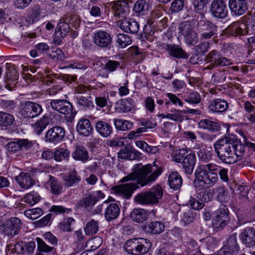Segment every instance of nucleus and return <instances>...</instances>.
Instances as JSON below:
<instances>
[{
    "label": "nucleus",
    "mask_w": 255,
    "mask_h": 255,
    "mask_svg": "<svg viewBox=\"0 0 255 255\" xmlns=\"http://www.w3.org/2000/svg\"><path fill=\"white\" fill-rule=\"evenodd\" d=\"M136 164L135 170L124 177L120 182H126L130 180L137 179L136 183H129L113 186L111 190L116 195L126 199H129L134 190L139 187L138 185L143 187L152 183L161 174L163 170L161 166L155 163L148 164L140 166Z\"/></svg>",
    "instance_id": "obj_1"
},
{
    "label": "nucleus",
    "mask_w": 255,
    "mask_h": 255,
    "mask_svg": "<svg viewBox=\"0 0 255 255\" xmlns=\"http://www.w3.org/2000/svg\"><path fill=\"white\" fill-rule=\"evenodd\" d=\"M239 139L234 134H229L214 143V151L218 158L228 164L235 163L241 159L242 146L238 145Z\"/></svg>",
    "instance_id": "obj_2"
},
{
    "label": "nucleus",
    "mask_w": 255,
    "mask_h": 255,
    "mask_svg": "<svg viewBox=\"0 0 255 255\" xmlns=\"http://www.w3.org/2000/svg\"><path fill=\"white\" fill-rule=\"evenodd\" d=\"M151 247L150 241L142 238L129 239L127 241L124 246L125 250L132 255L145 254L150 250Z\"/></svg>",
    "instance_id": "obj_3"
},
{
    "label": "nucleus",
    "mask_w": 255,
    "mask_h": 255,
    "mask_svg": "<svg viewBox=\"0 0 255 255\" xmlns=\"http://www.w3.org/2000/svg\"><path fill=\"white\" fill-rule=\"evenodd\" d=\"M163 196V190L160 185L152 187L149 191L137 194L134 201L141 205H153L158 202Z\"/></svg>",
    "instance_id": "obj_4"
},
{
    "label": "nucleus",
    "mask_w": 255,
    "mask_h": 255,
    "mask_svg": "<svg viewBox=\"0 0 255 255\" xmlns=\"http://www.w3.org/2000/svg\"><path fill=\"white\" fill-rule=\"evenodd\" d=\"M179 36H183L185 42L190 46H194L198 42V34L195 30L192 21L181 22L178 28Z\"/></svg>",
    "instance_id": "obj_5"
},
{
    "label": "nucleus",
    "mask_w": 255,
    "mask_h": 255,
    "mask_svg": "<svg viewBox=\"0 0 255 255\" xmlns=\"http://www.w3.org/2000/svg\"><path fill=\"white\" fill-rule=\"evenodd\" d=\"M32 141L27 139H20L16 141L8 142L5 145L7 156L11 158H15L21 156L24 149H29L33 146Z\"/></svg>",
    "instance_id": "obj_6"
},
{
    "label": "nucleus",
    "mask_w": 255,
    "mask_h": 255,
    "mask_svg": "<svg viewBox=\"0 0 255 255\" xmlns=\"http://www.w3.org/2000/svg\"><path fill=\"white\" fill-rule=\"evenodd\" d=\"M229 210L227 206L222 204L215 211L216 216L213 220L214 229L220 231L226 227L230 221Z\"/></svg>",
    "instance_id": "obj_7"
},
{
    "label": "nucleus",
    "mask_w": 255,
    "mask_h": 255,
    "mask_svg": "<svg viewBox=\"0 0 255 255\" xmlns=\"http://www.w3.org/2000/svg\"><path fill=\"white\" fill-rule=\"evenodd\" d=\"M42 111V107L36 103L26 101L21 103L20 113L24 118L32 119L38 117Z\"/></svg>",
    "instance_id": "obj_8"
},
{
    "label": "nucleus",
    "mask_w": 255,
    "mask_h": 255,
    "mask_svg": "<svg viewBox=\"0 0 255 255\" xmlns=\"http://www.w3.org/2000/svg\"><path fill=\"white\" fill-rule=\"evenodd\" d=\"M210 11L214 17L223 19L228 14V9L224 0H213L210 7Z\"/></svg>",
    "instance_id": "obj_9"
},
{
    "label": "nucleus",
    "mask_w": 255,
    "mask_h": 255,
    "mask_svg": "<svg viewBox=\"0 0 255 255\" xmlns=\"http://www.w3.org/2000/svg\"><path fill=\"white\" fill-rule=\"evenodd\" d=\"M201 30V38L209 39L217 35L218 26L209 20H201L199 23Z\"/></svg>",
    "instance_id": "obj_10"
},
{
    "label": "nucleus",
    "mask_w": 255,
    "mask_h": 255,
    "mask_svg": "<svg viewBox=\"0 0 255 255\" xmlns=\"http://www.w3.org/2000/svg\"><path fill=\"white\" fill-rule=\"evenodd\" d=\"M65 133V131L63 128L58 126H54L47 130L44 140L47 142L55 144L63 138Z\"/></svg>",
    "instance_id": "obj_11"
},
{
    "label": "nucleus",
    "mask_w": 255,
    "mask_h": 255,
    "mask_svg": "<svg viewBox=\"0 0 255 255\" xmlns=\"http://www.w3.org/2000/svg\"><path fill=\"white\" fill-rule=\"evenodd\" d=\"M207 60L213 68L218 66H229L232 64L231 60L223 57L219 52L213 50L209 52Z\"/></svg>",
    "instance_id": "obj_12"
},
{
    "label": "nucleus",
    "mask_w": 255,
    "mask_h": 255,
    "mask_svg": "<svg viewBox=\"0 0 255 255\" xmlns=\"http://www.w3.org/2000/svg\"><path fill=\"white\" fill-rule=\"evenodd\" d=\"M99 198L95 195L89 194L81 198L76 204L77 209H82L84 211L89 212L98 201Z\"/></svg>",
    "instance_id": "obj_13"
},
{
    "label": "nucleus",
    "mask_w": 255,
    "mask_h": 255,
    "mask_svg": "<svg viewBox=\"0 0 255 255\" xmlns=\"http://www.w3.org/2000/svg\"><path fill=\"white\" fill-rule=\"evenodd\" d=\"M51 108L64 115H68L72 113L73 106L69 101L65 100H54L50 102Z\"/></svg>",
    "instance_id": "obj_14"
},
{
    "label": "nucleus",
    "mask_w": 255,
    "mask_h": 255,
    "mask_svg": "<svg viewBox=\"0 0 255 255\" xmlns=\"http://www.w3.org/2000/svg\"><path fill=\"white\" fill-rule=\"evenodd\" d=\"M117 25L126 32L135 34L139 29V23L132 18H124L118 21Z\"/></svg>",
    "instance_id": "obj_15"
},
{
    "label": "nucleus",
    "mask_w": 255,
    "mask_h": 255,
    "mask_svg": "<svg viewBox=\"0 0 255 255\" xmlns=\"http://www.w3.org/2000/svg\"><path fill=\"white\" fill-rule=\"evenodd\" d=\"M94 42L101 48L108 47L112 43L111 35L105 31H98L94 33L93 36Z\"/></svg>",
    "instance_id": "obj_16"
},
{
    "label": "nucleus",
    "mask_w": 255,
    "mask_h": 255,
    "mask_svg": "<svg viewBox=\"0 0 255 255\" xmlns=\"http://www.w3.org/2000/svg\"><path fill=\"white\" fill-rule=\"evenodd\" d=\"M229 5L231 12L235 15L244 14L248 8L247 0H229Z\"/></svg>",
    "instance_id": "obj_17"
},
{
    "label": "nucleus",
    "mask_w": 255,
    "mask_h": 255,
    "mask_svg": "<svg viewBox=\"0 0 255 255\" xmlns=\"http://www.w3.org/2000/svg\"><path fill=\"white\" fill-rule=\"evenodd\" d=\"M112 8L114 15L116 17H125L129 12V7L127 1L122 0L113 2Z\"/></svg>",
    "instance_id": "obj_18"
},
{
    "label": "nucleus",
    "mask_w": 255,
    "mask_h": 255,
    "mask_svg": "<svg viewBox=\"0 0 255 255\" xmlns=\"http://www.w3.org/2000/svg\"><path fill=\"white\" fill-rule=\"evenodd\" d=\"M196 163V157L195 153H188L183 158L182 162V168L187 175H191L193 172Z\"/></svg>",
    "instance_id": "obj_19"
},
{
    "label": "nucleus",
    "mask_w": 255,
    "mask_h": 255,
    "mask_svg": "<svg viewBox=\"0 0 255 255\" xmlns=\"http://www.w3.org/2000/svg\"><path fill=\"white\" fill-rule=\"evenodd\" d=\"M229 107L228 102L222 99H214L209 104L208 109L213 113H223Z\"/></svg>",
    "instance_id": "obj_20"
},
{
    "label": "nucleus",
    "mask_w": 255,
    "mask_h": 255,
    "mask_svg": "<svg viewBox=\"0 0 255 255\" xmlns=\"http://www.w3.org/2000/svg\"><path fill=\"white\" fill-rule=\"evenodd\" d=\"M21 225V222L16 217L11 218L5 226V234L13 236L18 234Z\"/></svg>",
    "instance_id": "obj_21"
},
{
    "label": "nucleus",
    "mask_w": 255,
    "mask_h": 255,
    "mask_svg": "<svg viewBox=\"0 0 255 255\" xmlns=\"http://www.w3.org/2000/svg\"><path fill=\"white\" fill-rule=\"evenodd\" d=\"M239 134L243 137V142L240 139H239V143H237L238 145L243 146L242 149L243 151L241 153L242 154L241 155V158L242 159L245 154L246 147L247 148L249 152L252 153L255 152V143L252 142V141L254 140L252 138L250 140L248 138L247 134L243 131H239Z\"/></svg>",
    "instance_id": "obj_22"
},
{
    "label": "nucleus",
    "mask_w": 255,
    "mask_h": 255,
    "mask_svg": "<svg viewBox=\"0 0 255 255\" xmlns=\"http://www.w3.org/2000/svg\"><path fill=\"white\" fill-rule=\"evenodd\" d=\"M165 50L170 56L176 58L188 59L189 55L178 45L166 44Z\"/></svg>",
    "instance_id": "obj_23"
},
{
    "label": "nucleus",
    "mask_w": 255,
    "mask_h": 255,
    "mask_svg": "<svg viewBox=\"0 0 255 255\" xmlns=\"http://www.w3.org/2000/svg\"><path fill=\"white\" fill-rule=\"evenodd\" d=\"M46 186L52 194L55 196L60 195L63 192V185L61 182L52 175L49 176V180Z\"/></svg>",
    "instance_id": "obj_24"
},
{
    "label": "nucleus",
    "mask_w": 255,
    "mask_h": 255,
    "mask_svg": "<svg viewBox=\"0 0 255 255\" xmlns=\"http://www.w3.org/2000/svg\"><path fill=\"white\" fill-rule=\"evenodd\" d=\"M242 242L249 247L255 245V231L253 228L245 229L241 234Z\"/></svg>",
    "instance_id": "obj_25"
},
{
    "label": "nucleus",
    "mask_w": 255,
    "mask_h": 255,
    "mask_svg": "<svg viewBox=\"0 0 255 255\" xmlns=\"http://www.w3.org/2000/svg\"><path fill=\"white\" fill-rule=\"evenodd\" d=\"M15 180L22 188L26 189L30 188L35 183L29 173L21 172L15 177Z\"/></svg>",
    "instance_id": "obj_26"
},
{
    "label": "nucleus",
    "mask_w": 255,
    "mask_h": 255,
    "mask_svg": "<svg viewBox=\"0 0 255 255\" xmlns=\"http://www.w3.org/2000/svg\"><path fill=\"white\" fill-rule=\"evenodd\" d=\"M72 158L77 161L86 162L89 159V153L85 147L83 145H76L72 153Z\"/></svg>",
    "instance_id": "obj_27"
},
{
    "label": "nucleus",
    "mask_w": 255,
    "mask_h": 255,
    "mask_svg": "<svg viewBox=\"0 0 255 255\" xmlns=\"http://www.w3.org/2000/svg\"><path fill=\"white\" fill-rule=\"evenodd\" d=\"M120 213V208L118 205L111 203L105 209L104 216L107 221H110L116 219Z\"/></svg>",
    "instance_id": "obj_28"
},
{
    "label": "nucleus",
    "mask_w": 255,
    "mask_h": 255,
    "mask_svg": "<svg viewBox=\"0 0 255 255\" xmlns=\"http://www.w3.org/2000/svg\"><path fill=\"white\" fill-rule=\"evenodd\" d=\"M95 128L97 131L102 137H108L113 132L112 126L104 121H98L96 124Z\"/></svg>",
    "instance_id": "obj_29"
},
{
    "label": "nucleus",
    "mask_w": 255,
    "mask_h": 255,
    "mask_svg": "<svg viewBox=\"0 0 255 255\" xmlns=\"http://www.w3.org/2000/svg\"><path fill=\"white\" fill-rule=\"evenodd\" d=\"M77 131L81 135L86 136L89 135L93 131V128L89 120L87 119H81L77 124Z\"/></svg>",
    "instance_id": "obj_30"
},
{
    "label": "nucleus",
    "mask_w": 255,
    "mask_h": 255,
    "mask_svg": "<svg viewBox=\"0 0 255 255\" xmlns=\"http://www.w3.org/2000/svg\"><path fill=\"white\" fill-rule=\"evenodd\" d=\"M198 126L200 128L207 130L212 132L219 131L221 128L218 123L207 119L201 120L198 123Z\"/></svg>",
    "instance_id": "obj_31"
},
{
    "label": "nucleus",
    "mask_w": 255,
    "mask_h": 255,
    "mask_svg": "<svg viewBox=\"0 0 255 255\" xmlns=\"http://www.w3.org/2000/svg\"><path fill=\"white\" fill-rule=\"evenodd\" d=\"M247 25L242 21H236L230 26L229 29L231 34L237 36L241 35H245L247 33Z\"/></svg>",
    "instance_id": "obj_32"
},
{
    "label": "nucleus",
    "mask_w": 255,
    "mask_h": 255,
    "mask_svg": "<svg viewBox=\"0 0 255 255\" xmlns=\"http://www.w3.org/2000/svg\"><path fill=\"white\" fill-rule=\"evenodd\" d=\"M164 229V223L160 221L150 222L145 226L146 232L152 235L160 234L163 232Z\"/></svg>",
    "instance_id": "obj_33"
},
{
    "label": "nucleus",
    "mask_w": 255,
    "mask_h": 255,
    "mask_svg": "<svg viewBox=\"0 0 255 255\" xmlns=\"http://www.w3.org/2000/svg\"><path fill=\"white\" fill-rule=\"evenodd\" d=\"M148 216L147 211L141 208H135L130 214L131 219L137 223H143L145 221Z\"/></svg>",
    "instance_id": "obj_34"
},
{
    "label": "nucleus",
    "mask_w": 255,
    "mask_h": 255,
    "mask_svg": "<svg viewBox=\"0 0 255 255\" xmlns=\"http://www.w3.org/2000/svg\"><path fill=\"white\" fill-rule=\"evenodd\" d=\"M244 109L246 111L244 115L245 120L251 124L255 123V106H253L250 101H246L244 104Z\"/></svg>",
    "instance_id": "obj_35"
},
{
    "label": "nucleus",
    "mask_w": 255,
    "mask_h": 255,
    "mask_svg": "<svg viewBox=\"0 0 255 255\" xmlns=\"http://www.w3.org/2000/svg\"><path fill=\"white\" fill-rule=\"evenodd\" d=\"M168 183L171 188L178 190L182 184V179L180 175L176 171L170 173L168 177Z\"/></svg>",
    "instance_id": "obj_36"
},
{
    "label": "nucleus",
    "mask_w": 255,
    "mask_h": 255,
    "mask_svg": "<svg viewBox=\"0 0 255 255\" xmlns=\"http://www.w3.org/2000/svg\"><path fill=\"white\" fill-rule=\"evenodd\" d=\"M123 66L122 61H117L114 60H108L105 62L103 67V70H105L109 73L116 72L118 69H122Z\"/></svg>",
    "instance_id": "obj_37"
},
{
    "label": "nucleus",
    "mask_w": 255,
    "mask_h": 255,
    "mask_svg": "<svg viewBox=\"0 0 255 255\" xmlns=\"http://www.w3.org/2000/svg\"><path fill=\"white\" fill-rule=\"evenodd\" d=\"M139 152L136 150H132L129 147H126L121 150L118 153L119 158L123 159L134 160L138 155Z\"/></svg>",
    "instance_id": "obj_38"
},
{
    "label": "nucleus",
    "mask_w": 255,
    "mask_h": 255,
    "mask_svg": "<svg viewBox=\"0 0 255 255\" xmlns=\"http://www.w3.org/2000/svg\"><path fill=\"white\" fill-rule=\"evenodd\" d=\"M5 67L7 70L6 74L5 77L6 83L8 81H14L18 79V72L14 65L7 63L5 65Z\"/></svg>",
    "instance_id": "obj_39"
},
{
    "label": "nucleus",
    "mask_w": 255,
    "mask_h": 255,
    "mask_svg": "<svg viewBox=\"0 0 255 255\" xmlns=\"http://www.w3.org/2000/svg\"><path fill=\"white\" fill-rule=\"evenodd\" d=\"M63 180L66 186L70 187L74 184L79 182L81 181V177L76 170H73L69 175L63 177Z\"/></svg>",
    "instance_id": "obj_40"
},
{
    "label": "nucleus",
    "mask_w": 255,
    "mask_h": 255,
    "mask_svg": "<svg viewBox=\"0 0 255 255\" xmlns=\"http://www.w3.org/2000/svg\"><path fill=\"white\" fill-rule=\"evenodd\" d=\"M132 105V100L130 98L122 99L117 103L116 109L119 112L127 113L130 111Z\"/></svg>",
    "instance_id": "obj_41"
},
{
    "label": "nucleus",
    "mask_w": 255,
    "mask_h": 255,
    "mask_svg": "<svg viewBox=\"0 0 255 255\" xmlns=\"http://www.w3.org/2000/svg\"><path fill=\"white\" fill-rule=\"evenodd\" d=\"M197 154L198 160L201 163H207L212 160L213 156L212 151L206 148L200 149Z\"/></svg>",
    "instance_id": "obj_42"
},
{
    "label": "nucleus",
    "mask_w": 255,
    "mask_h": 255,
    "mask_svg": "<svg viewBox=\"0 0 255 255\" xmlns=\"http://www.w3.org/2000/svg\"><path fill=\"white\" fill-rule=\"evenodd\" d=\"M184 101L190 104L196 105L201 101L200 94L196 91L186 93L183 96Z\"/></svg>",
    "instance_id": "obj_43"
},
{
    "label": "nucleus",
    "mask_w": 255,
    "mask_h": 255,
    "mask_svg": "<svg viewBox=\"0 0 255 255\" xmlns=\"http://www.w3.org/2000/svg\"><path fill=\"white\" fill-rule=\"evenodd\" d=\"M49 123V118L46 116H43L33 126L34 132L39 135L46 128Z\"/></svg>",
    "instance_id": "obj_44"
},
{
    "label": "nucleus",
    "mask_w": 255,
    "mask_h": 255,
    "mask_svg": "<svg viewBox=\"0 0 255 255\" xmlns=\"http://www.w3.org/2000/svg\"><path fill=\"white\" fill-rule=\"evenodd\" d=\"M70 30L69 24L63 20H60L55 29L57 34H59L61 38H64Z\"/></svg>",
    "instance_id": "obj_45"
},
{
    "label": "nucleus",
    "mask_w": 255,
    "mask_h": 255,
    "mask_svg": "<svg viewBox=\"0 0 255 255\" xmlns=\"http://www.w3.org/2000/svg\"><path fill=\"white\" fill-rule=\"evenodd\" d=\"M14 121V118L12 115L0 112V127H7L11 125Z\"/></svg>",
    "instance_id": "obj_46"
},
{
    "label": "nucleus",
    "mask_w": 255,
    "mask_h": 255,
    "mask_svg": "<svg viewBox=\"0 0 255 255\" xmlns=\"http://www.w3.org/2000/svg\"><path fill=\"white\" fill-rule=\"evenodd\" d=\"M216 197L221 202H226L229 198V193L224 186H219L216 189Z\"/></svg>",
    "instance_id": "obj_47"
},
{
    "label": "nucleus",
    "mask_w": 255,
    "mask_h": 255,
    "mask_svg": "<svg viewBox=\"0 0 255 255\" xmlns=\"http://www.w3.org/2000/svg\"><path fill=\"white\" fill-rule=\"evenodd\" d=\"M149 4L144 0H139L134 4L133 10L136 13L144 14L149 9Z\"/></svg>",
    "instance_id": "obj_48"
},
{
    "label": "nucleus",
    "mask_w": 255,
    "mask_h": 255,
    "mask_svg": "<svg viewBox=\"0 0 255 255\" xmlns=\"http://www.w3.org/2000/svg\"><path fill=\"white\" fill-rule=\"evenodd\" d=\"M135 145L148 153L154 154L156 153L158 148L157 146H152L148 145L147 143L143 140H137L135 141Z\"/></svg>",
    "instance_id": "obj_49"
},
{
    "label": "nucleus",
    "mask_w": 255,
    "mask_h": 255,
    "mask_svg": "<svg viewBox=\"0 0 255 255\" xmlns=\"http://www.w3.org/2000/svg\"><path fill=\"white\" fill-rule=\"evenodd\" d=\"M70 151L63 148H59L55 151L54 158L57 161L63 160H67L70 156Z\"/></svg>",
    "instance_id": "obj_50"
},
{
    "label": "nucleus",
    "mask_w": 255,
    "mask_h": 255,
    "mask_svg": "<svg viewBox=\"0 0 255 255\" xmlns=\"http://www.w3.org/2000/svg\"><path fill=\"white\" fill-rule=\"evenodd\" d=\"M25 243L23 242H18L15 245L9 244L7 246V248L10 251L12 254H23L25 253Z\"/></svg>",
    "instance_id": "obj_51"
},
{
    "label": "nucleus",
    "mask_w": 255,
    "mask_h": 255,
    "mask_svg": "<svg viewBox=\"0 0 255 255\" xmlns=\"http://www.w3.org/2000/svg\"><path fill=\"white\" fill-rule=\"evenodd\" d=\"M40 195L36 192L33 191L27 193L23 198V201L31 206L38 203L40 200Z\"/></svg>",
    "instance_id": "obj_52"
},
{
    "label": "nucleus",
    "mask_w": 255,
    "mask_h": 255,
    "mask_svg": "<svg viewBox=\"0 0 255 255\" xmlns=\"http://www.w3.org/2000/svg\"><path fill=\"white\" fill-rule=\"evenodd\" d=\"M213 197V191L211 190H209L208 191H206L205 190H202L197 192V198L204 203L210 202Z\"/></svg>",
    "instance_id": "obj_53"
},
{
    "label": "nucleus",
    "mask_w": 255,
    "mask_h": 255,
    "mask_svg": "<svg viewBox=\"0 0 255 255\" xmlns=\"http://www.w3.org/2000/svg\"><path fill=\"white\" fill-rule=\"evenodd\" d=\"M87 235H93L95 234L98 230V223L92 219L88 222L84 229Z\"/></svg>",
    "instance_id": "obj_54"
},
{
    "label": "nucleus",
    "mask_w": 255,
    "mask_h": 255,
    "mask_svg": "<svg viewBox=\"0 0 255 255\" xmlns=\"http://www.w3.org/2000/svg\"><path fill=\"white\" fill-rule=\"evenodd\" d=\"M36 240L37 243V249L41 252L51 253L55 252L56 249L54 247L47 245L44 241L40 238H37Z\"/></svg>",
    "instance_id": "obj_55"
},
{
    "label": "nucleus",
    "mask_w": 255,
    "mask_h": 255,
    "mask_svg": "<svg viewBox=\"0 0 255 255\" xmlns=\"http://www.w3.org/2000/svg\"><path fill=\"white\" fill-rule=\"evenodd\" d=\"M132 40L130 37L125 34L120 33L117 35V42L119 46L124 48L131 43Z\"/></svg>",
    "instance_id": "obj_56"
},
{
    "label": "nucleus",
    "mask_w": 255,
    "mask_h": 255,
    "mask_svg": "<svg viewBox=\"0 0 255 255\" xmlns=\"http://www.w3.org/2000/svg\"><path fill=\"white\" fill-rule=\"evenodd\" d=\"M43 210L40 208H33L27 210L24 212L25 215L31 220H35L43 214Z\"/></svg>",
    "instance_id": "obj_57"
},
{
    "label": "nucleus",
    "mask_w": 255,
    "mask_h": 255,
    "mask_svg": "<svg viewBox=\"0 0 255 255\" xmlns=\"http://www.w3.org/2000/svg\"><path fill=\"white\" fill-rule=\"evenodd\" d=\"M90 99V97H86L83 96L77 97V103L79 106L82 107V108L84 109L94 107L93 103Z\"/></svg>",
    "instance_id": "obj_58"
},
{
    "label": "nucleus",
    "mask_w": 255,
    "mask_h": 255,
    "mask_svg": "<svg viewBox=\"0 0 255 255\" xmlns=\"http://www.w3.org/2000/svg\"><path fill=\"white\" fill-rule=\"evenodd\" d=\"M75 222V220L72 217L65 218L59 225V229L63 232H71V225Z\"/></svg>",
    "instance_id": "obj_59"
},
{
    "label": "nucleus",
    "mask_w": 255,
    "mask_h": 255,
    "mask_svg": "<svg viewBox=\"0 0 255 255\" xmlns=\"http://www.w3.org/2000/svg\"><path fill=\"white\" fill-rule=\"evenodd\" d=\"M187 154L188 150L185 148L176 150L172 154L173 160L177 163H180Z\"/></svg>",
    "instance_id": "obj_60"
},
{
    "label": "nucleus",
    "mask_w": 255,
    "mask_h": 255,
    "mask_svg": "<svg viewBox=\"0 0 255 255\" xmlns=\"http://www.w3.org/2000/svg\"><path fill=\"white\" fill-rule=\"evenodd\" d=\"M181 113V111L175 110L172 113L166 115V117L167 119L173 121L181 123L184 120V116L182 115Z\"/></svg>",
    "instance_id": "obj_61"
},
{
    "label": "nucleus",
    "mask_w": 255,
    "mask_h": 255,
    "mask_svg": "<svg viewBox=\"0 0 255 255\" xmlns=\"http://www.w3.org/2000/svg\"><path fill=\"white\" fill-rule=\"evenodd\" d=\"M16 103L14 100H1L0 101V106L6 111H11L16 107Z\"/></svg>",
    "instance_id": "obj_62"
},
{
    "label": "nucleus",
    "mask_w": 255,
    "mask_h": 255,
    "mask_svg": "<svg viewBox=\"0 0 255 255\" xmlns=\"http://www.w3.org/2000/svg\"><path fill=\"white\" fill-rule=\"evenodd\" d=\"M224 247H227L231 252L235 253L239 250V246L237 243V240L235 236H231L227 240V245Z\"/></svg>",
    "instance_id": "obj_63"
},
{
    "label": "nucleus",
    "mask_w": 255,
    "mask_h": 255,
    "mask_svg": "<svg viewBox=\"0 0 255 255\" xmlns=\"http://www.w3.org/2000/svg\"><path fill=\"white\" fill-rule=\"evenodd\" d=\"M188 205L194 210H200L205 206L203 202L192 197H191L188 201Z\"/></svg>",
    "instance_id": "obj_64"
}]
</instances>
